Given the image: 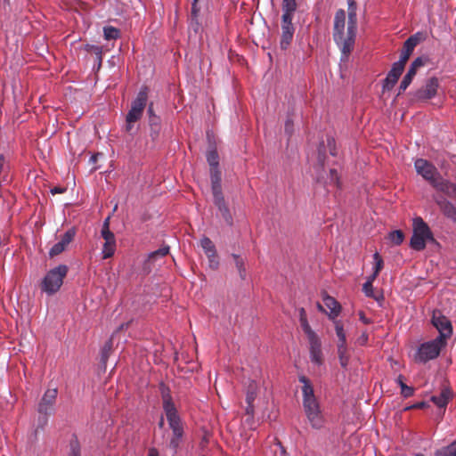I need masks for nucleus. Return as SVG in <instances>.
I'll use <instances>...</instances> for the list:
<instances>
[{"label": "nucleus", "mask_w": 456, "mask_h": 456, "mask_svg": "<svg viewBox=\"0 0 456 456\" xmlns=\"http://www.w3.org/2000/svg\"><path fill=\"white\" fill-rule=\"evenodd\" d=\"M346 14L343 9H338L334 15L332 37L341 53L340 64L349 61L357 35V25L347 22Z\"/></svg>", "instance_id": "obj_1"}, {"label": "nucleus", "mask_w": 456, "mask_h": 456, "mask_svg": "<svg viewBox=\"0 0 456 456\" xmlns=\"http://www.w3.org/2000/svg\"><path fill=\"white\" fill-rule=\"evenodd\" d=\"M298 381L303 384V408L306 419L313 428L321 429L324 427L325 419L314 395V387L311 381L304 375L298 377Z\"/></svg>", "instance_id": "obj_2"}, {"label": "nucleus", "mask_w": 456, "mask_h": 456, "mask_svg": "<svg viewBox=\"0 0 456 456\" xmlns=\"http://www.w3.org/2000/svg\"><path fill=\"white\" fill-rule=\"evenodd\" d=\"M414 168L419 175L428 181L436 190L447 192L453 184L444 180L436 166L425 159H417L414 161Z\"/></svg>", "instance_id": "obj_3"}, {"label": "nucleus", "mask_w": 456, "mask_h": 456, "mask_svg": "<svg viewBox=\"0 0 456 456\" xmlns=\"http://www.w3.org/2000/svg\"><path fill=\"white\" fill-rule=\"evenodd\" d=\"M435 243L436 239L428 224L420 216L412 219V235L410 240V247L415 251H422L427 243Z\"/></svg>", "instance_id": "obj_4"}, {"label": "nucleus", "mask_w": 456, "mask_h": 456, "mask_svg": "<svg viewBox=\"0 0 456 456\" xmlns=\"http://www.w3.org/2000/svg\"><path fill=\"white\" fill-rule=\"evenodd\" d=\"M68 266L59 265L51 269L45 276L42 283V290L48 295L57 292L63 283V279L67 275Z\"/></svg>", "instance_id": "obj_5"}, {"label": "nucleus", "mask_w": 456, "mask_h": 456, "mask_svg": "<svg viewBox=\"0 0 456 456\" xmlns=\"http://www.w3.org/2000/svg\"><path fill=\"white\" fill-rule=\"evenodd\" d=\"M445 346V343L438 341L436 338L421 343L414 354V360L419 363H426L434 360Z\"/></svg>", "instance_id": "obj_6"}, {"label": "nucleus", "mask_w": 456, "mask_h": 456, "mask_svg": "<svg viewBox=\"0 0 456 456\" xmlns=\"http://www.w3.org/2000/svg\"><path fill=\"white\" fill-rule=\"evenodd\" d=\"M148 92L149 88L146 86H141L135 98L132 101L131 108L126 114L129 122H136L142 117L143 110L148 103Z\"/></svg>", "instance_id": "obj_7"}, {"label": "nucleus", "mask_w": 456, "mask_h": 456, "mask_svg": "<svg viewBox=\"0 0 456 456\" xmlns=\"http://www.w3.org/2000/svg\"><path fill=\"white\" fill-rule=\"evenodd\" d=\"M431 322L439 333L436 338L446 345L447 339L452 335L451 321L439 310H435L432 314Z\"/></svg>", "instance_id": "obj_8"}, {"label": "nucleus", "mask_w": 456, "mask_h": 456, "mask_svg": "<svg viewBox=\"0 0 456 456\" xmlns=\"http://www.w3.org/2000/svg\"><path fill=\"white\" fill-rule=\"evenodd\" d=\"M167 420L173 433V436L169 442V448L172 450L173 454H176L183 436V427L182 424V419L181 417L179 416L167 419Z\"/></svg>", "instance_id": "obj_9"}, {"label": "nucleus", "mask_w": 456, "mask_h": 456, "mask_svg": "<svg viewBox=\"0 0 456 456\" xmlns=\"http://www.w3.org/2000/svg\"><path fill=\"white\" fill-rule=\"evenodd\" d=\"M57 395V388H48L38 403L37 412L41 415L53 414L54 412Z\"/></svg>", "instance_id": "obj_10"}, {"label": "nucleus", "mask_w": 456, "mask_h": 456, "mask_svg": "<svg viewBox=\"0 0 456 456\" xmlns=\"http://www.w3.org/2000/svg\"><path fill=\"white\" fill-rule=\"evenodd\" d=\"M159 390L162 398V407L166 418L169 419L174 417H179L180 415L173 401L169 387L166 386L163 382H161L159 385Z\"/></svg>", "instance_id": "obj_11"}, {"label": "nucleus", "mask_w": 456, "mask_h": 456, "mask_svg": "<svg viewBox=\"0 0 456 456\" xmlns=\"http://www.w3.org/2000/svg\"><path fill=\"white\" fill-rule=\"evenodd\" d=\"M159 390L162 398V407L166 418L169 419L174 417H179L180 415L173 401L169 387L166 386L163 382H161L159 385Z\"/></svg>", "instance_id": "obj_12"}, {"label": "nucleus", "mask_w": 456, "mask_h": 456, "mask_svg": "<svg viewBox=\"0 0 456 456\" xmlns=\"http://www.w3.org/2000/svg\"><path fill=\"white\" fill-rule=\"evenodd\" d=\"M293 18H288L286 16H281V35L280 45L282 50L288 49L289 45L291 44L295 33V27L292 23Z\"/></svg>", "instance_id": "obj_13"}, {"label": "nucleus", "mask_w": 456, "mask_h": 456, "mask_svg": "<svg viewBox=\"0 0 456 456\" xmlns=\"http://www.w3.org/2000/svg\"><path fill=\"white\" fill-rule=\"evenodd\" d=\"M422 35L420 32H417L408 37L403 43V46L401 52L399 60L396 61L398 65L405 66L406 61L412 53L416 45L420 42Z\"/></svg>", "instance_id": "obj_14"}, {"label": "nucleus", "mask_w": 456, "mask_h": 456, "mask_svg": "<svg viewBox=\"0 0 456 456\" xmlns=\"http://www.w3.org/2000/svg\"><path fill=\"white\" fill-rule=\"evenodd\" d=\"M439 80L436 77L428 78L424 86L415 93V97L419 100H430L437 94Z\"/></svg>", "instance_id": "obj_15"}, {"label": "nucleus", "mask_w": 456, "mask_h": 456, "mask_svg": "<svg viewBox=\"0 0 456 456\" xmlns=\"http://www.w3.org/2000/svg\"><path fill=\"white\" fill-rule=\"evenodd\" d=\"M322 301L330 312H326L320 303L317 304L318 310L327 314L330 320H338L337 317L341 312L340 304L333 297L328 294L323 295Z\"/></svg>", "instance_id": "obj_16"}, {"label": "nucleus", "mask_w": 456, "mask_h": 456, "mask_svg": "<svg viewBox=\"0 0 456 456\" xmlns=\"http://www.w3.org/2000/svg\"><path fill=\"white\" fill-rule=\"evenodd\" d=\"M308 343L310 362L314 366H322L323 364V354L320 337L308 340Z\"/></svg>", "instance_id": "obj_17"}, {"label": "nucleus", "mask_w": 456, "mask_h": 456, "mask_svg": "<svg viewBox=\"0 0 456 456\" xmlns=\"http://www.w3.org/2000/svg\"><path fill=\"white\" fill-rule=\"evenodd\" d=\"M403 69L404 67L398 65L397 62H394L392 64L391 69L388 71L386 78L382 81L383 92L389 91L395 86L399 77H401Z\"/></svg>", "instance_id": "obj_18"}, {"label": "nucleus", "mask_w": 456, "mask_h": 456, "mask_svg": "<svg viewBox=\"0 0 456 456\" xmlns=\"http://www.w3.org/2000/svg\"><path fill=\"white\" fill-rule=\"evenodd\" d=\"M76 235V229L74 227L69 228L65 232L61 240L56 242L49 250L51 256H57L63 252L67 246L73 240Z\"/></svg>", "instance_id": "obj_19"}, {"label": "nucleus", "mask_w": 456, "mask_h": 456, "mask_svg": "<svg viewBox=\"0 0 456 456\" xmlns=\"http://www.w3.org/2000/svg\"><path fill=\"white\" fill-rule=\"evenodd\" d=\"M101 235L104 240L102 246V258L111 257L116 250V238L112 232H101Z\"/></svg>", "instance_id": "obj_20"}, {"label": "nucleus", "mask_w": 456, "mask_h": 456, "mask_svg": "<svg viewBox=\"0 0 456 456\" xmlns=\"http://www.w3.org/2000/svg\"><path fill=\"white\" fill-rule=\"evenodd\" d=\"M169 250H170L169 246L163 245L159 249L150 252L147 255L146 260L144 261L143 268L145 270L151 271V265H153L159 258H162V257L166 256L169 253Z\"/></svg>", "instance_id": "obj_21"}, {"label": "nucleus", "mask_w": 456, "mask_h": 456, "mask_svg": "<svg viewBox=\"0 0 456 456\" xmlns=\"http://www.w3.org/2000/svg\"><path fill=\"white\" fill-rule=\"evenodd\" d=\"M210 180L213 197L223 195L222 173L219 167L210 168Z\"/></svg>", "instance_id": "obj_22"}, {"label": "nucleus", "mask_w": 456, "mask_h": 456, "mask_svg": "<svg viewBox=\"0 0 456 456\" xmlns=\"http://www.w3.org/2000/svg\"><path fill=\"white\" fill-rule=\"evenodd\" d=\"M213 200H214V204L220 211L222 217L224 218L225 223L229 226H232V223H233V219H232V214H231L228 207L226 206L224 195L213 197Z\"/></svg>", "instance_id": "obj_23"}, {"label": "nucleus", "mask_w": 456, "mask_h": 456, "mask_svg": "<svg viewBox=\"0 0 456 456\" xmlns=\"http://www.w3.org/2000/svg\"><path fill=\"white\" fill-rule=\"evenodd\" d=\"M436 202L446 217L456 222V207L451 201L440 197L436 200Z\"/></svg>", "instance_id": "obj_24"}, {"label": "nucleus", "mask_w": 456, "mask_h": 456, "mask_svg": "<svg viewBox=\"0 0 456 456\" xmlns=\"http://www.w3.org/2000/svg\"><path fill=\"white\" fill-rule=\"evenodd\" d=\"M427 58H424L422 56L417 57L410 65L407 73L403 77V80L409 83V85L411 84L414 77L417 74V69L420 67H423L426 63Z\"/></svg>", "instance_id": "obj_25"}, {"label": "nucleus", "mask_w": 456, "mask_h": 456, "mask_svg": "<svg viewBox=\"0 0 456 456\" xmlns=\"http://www.w3.org/2000/svg\"><path fill=\"white\" fill-rule=\"evenodd\" d=\"M200 8L196 4H191V17L189 20V29L198 34L201 30V24L199 21Z\"/></svg>", "instance_id": "obj_26"}, {"label": "nucleus", "mask_w": 456, "mask_h": 456, "mask_svg": "<svg viewBox=\"0 0 456 456\" xmlns=\"http://www.w3.org/2000/svg\"><path fill=\"white\" fill-rule=\"evenodd\" d=\"M334 326H335V332L337 335V338L338 339L337 347L338 346H347L346 344V335L344 329V325L340 320H334L333 321Z\"/></svg>", "instance_id": "obj_27"}, {"label": "nucleus", "mask_w": 456, "mask_h": 456, "mask_svg": "<svg viewBox=\"0 0 456 456\" xmlns=\"http://www.w3.org/2000/svg\"><path fill=\"white\" fill-rule=\"evenodd\" d=\"M297 1L296 0H282L281 10L282 15L288 18H293L294 13L297 10Z\"/></svg>", "instance_id": "obj_28"}, {"label": "nucleus", "mask_w": 456, "mask_h": 456, "mask_svg": "<svg viewBox=\"0 0 456 456\" xmlns=\"http://www.w3.org/2000/svg\"><path fill=\"white\" fill-rule=\"evenodd\" d=\"M150 136L153 141L157 140L160 132V118H151L149 120Z\"/></svg>", "instance_id": "obj_29"}, {"label": "nucleus", "mask_w": 456, "mask_h": 456, "mask_svg": "<svg viewBox=\"0 0 456 456\" xmlns=\"http://www.w3.org/2000/svg\"><path fill=\"white\" fill-rule=\"evenodd\" d=\"M347 22L357 25V4L354 0H347Z\"/></svg>", "instance_id": "obj_30"}, {"label": "nucleus", "mask_w": 456, "mask_h": 456, "mask_svg": "<svg viewBox=\"0 0 456 456\" xmlns=\"http://www.w3.org/2000/svg\"><path fill=\"white\" fill-rule=\"evenodd\" d=\"M200 245L207 256H213L216 253V247L209 238L203 237L200 240Z\"/></svg>", "instance_id": "obj_31"}, {"label": "nucleus", "mask_w": 456, "mask_h": 456, "mask_svg": "<svg viewBox=\"0 0 456 456\" xmlns=\"http://www.w3.org/2000/svg\"><path fill=\"white\" fill-rule=\"evenodd\" d=\"M206 157L210 168L219 167V155L216 149L209 150Z\"/></svg>", "instance_id": "obj_32"}, {"label": "nucleus", "mask_w": 456, "mask_h": 456, "mask_svg": "<svg viewBox=\"0 0 456 456\" xmlns=\"http://www.w3.org/2000/svg\"><path fill=\"white\" fill-rule=\"evenodd\" d=\"M120 31L113 26H105L103 28V37L106 40H113L118 38Z\"/></svg>", "instance_id": "obj_33"}, {"label": "nucleus", "mask_w": 456, "mask_h": 456, "mask_svg": "<svg viewBox=\"0 0 456 456\" xmlns=\"http://www.w3.org/2000/svg\"><path fill=\"white\" fill-rule=\"evenodd\" d=\"M300 322V326L302 328V330L305 334L307 340L316 338L319 336L317 333L311 328L307 319H303Z\"/></svg>", "instance_id": "obj_34"}, {"label": "nucleus", "mask_w": 456, "mask_h": 456, "mask_svg": "<svg viewBox=\"0 0 456 456\" xmlns=\"http://www.w3.org/2000/svg\"><path fill=\"white\" fill-rule=\"evenodd\" d=\"M232 256L234 258L235 265H236V268H237V270L239 272L240 277L242 280H245L246 276H247V273H246L244 259L241 258L239 255H236V254H232Z\"/></svg>", "instance_id": "obj_35"}, {"label": "nucleus", "mask_w": 456, "mask_h": 456, "mask_svg": "<svg viewBox=\"0 0 456 456\" xmlns=\"http://www.w3.org/2000/svg\"><path fill=\"white\" fill-rule=\"evenodd\" d=\"M347 346H338V355L339 363L342 368L346 369L348 362H349V357L347 355Z\"/></svg>", "instance_id": "obj_36"}, {"label": "nucleus", "mask_w": 456, "mask_h": 456, "mask_svg": "<svg viewBox=\"0 0 456 456\" xmlns=\"http://www.w3.org/2000/svg\"><path fill=\"white\" fill-rule=\"evenodd\" d=\"M68 456H81V447L77 438L70 441Z\"/></svg>", "instance_id": "obj_37"}, {"label": "nucleus", "mask_w": 456, "mask_h": 456, "mask_svg": "<svg viewBox=\"0 0 456 456\" xmlns=\"http://www.w3.org/2000/svg\"><path fill=\"white\" fill-rule=\"evenodd\" d=\"M390 240L395 245H401L404 240V234L401 230H395L389 233Z\"/></svg>", "instance_id": "obj_38"}, {"label": "nucleus", "mask_w": 456, "mask_h": 456, "mask_svg": "<svg viewBox=\"0 0 456 456\" xmlns=\"http://www.w3.org/2000/svg\"><path fill=\"white\" fill-rule=\"evenodd\" d=\"M112 342L111 340L107 341L101 349V361L103 364L106 363L107 359L111 351Z\"/></svg>", "instance_id": "obj_39"}, {"label": "nucleus", "mask_w": 456, "mask_h": 456, "mask_svg": "<svg viewBox=\"0 0 456 456\" xmlns=\"http://www.w3.org/2000/svg\"><path fill=\"white\" fill-rule=\"evenodd\" d=\"M362 291L367 297L373 298L379 302V299L374 293L373 284H370V281H365L363 283Z\"/></svg>", "instance_id": "obj_40"}, {"label": "nucleus", "mask_w": 456, "mask_h": 456, "mask_svg": "<svg viewBox=\"0 0 456 456\" xmlns=\"http://www.w3.org/2000/svg\"><path fill=\"white\" fill-rule=\"evenodd\" d=\"M325 151H326V148H325L324 142L322 141L320 142V144L318 146V158H317L318 164L322 168L324 167V163H325V159H326Z\"/></svg>", "instance_id": "obj_41"}, {"label": "nucleus", "mask_w": 456, "mask_h": 456, "mask_svg": "<svg viewBox=\"0 0 456 456\" xmlns=\"http://www.w3.org/2000/svg\"><path fill=\"white\" fill-rule=\"evenodd\" d=\"M439 454L441 456H456V440L444 447Z\"/></svg>", "instance_id": "obj_42"}, {"label": "nucleus", "mask_w": 456, "mask_h": 456, "mask_svg": "<svg viewBox=\"0 0 456 456\" xmlns=\"http://www.w3.org/2000/svg\"><path fill=\"white\" fill-rule=\"evenodd\" d=\"M373 260H374L373 273H376L379 274V272L381 271V269L383 268V265H384L383 259L381 258V256H379V254L378 252H375L373 254Z\"/></svg>", "instance_id": "obj_43"}, {"label": "nucleus", "mask_w": 456, "mask_h": 456, "mask_svg": "<svg viewBox=\"0 0 456 456\" xmlns=\"http://www.w3.org/2000/svg\"><path fill=\"white\" fill-rule=\"evenodd\" d=\"M94 55H95V61H94V69H96L98 70L101 69L102 63V47L94 48Z\"/></svg>", "instance_id": "obj_44"}, {"label": "nucleus", "mask_w": 456, "mask_h": 456, "mask_svg": "<svg viewBox=\"0 0 456 456\" xmlns=\"http://www.w3.org/2000/svg\"><path fill=\"white\" fill-rule=\"evenodd\" d=\"M413 394H414V388L412 387H409L406 384H402L401 395L403 398L411 397L413 395Z\"/></svg>", "instance_id": "obj_45"}, {"label": "nucleus", "mask_w": 456, "mask_h": 456, "mask_svg": "<svg viewBox=\"0 0 456 456\" xmlns=\"http://www.w3.org/2000/svg\"><path fill=\"white\" fill-rule=\"evenodd\" d=\"M431 401L439 408H444L448 403L440 395H433Z\"/></svg>", "instance_id": "obj_46"}, {"label": "nucleus", "mask_w": 456, "mask_h": 456, "mask_svg": "<svg viewBox=\"0 0 456 456\" xmlns=\"http://www.w3.org/2000/svg\"><path fill=\"white\" fill-rule=\"evenodd\" d=\"M330 183L339 186V176L338 171L334 168L330 169Z\"/></svg>", "instance_id": "obj_47"}, {"label": "nucleus", "mask_w": 456, "mask_h": 456, "mask_svg": "<svg viewBox=\"0 0 456 456\" xmlns=\"http://www.w3.org/2000/svg\"><path fill=\"white\" fill-rule=\"evenodd\" d=\"M48 416L49 415H41L39 414V417L37 419V429H44L45 427L47 425L48 423Z\"/></svg>", "instance_id": "obj_48"}, {"label": "nucleus", "mask_w": 456, "mask_h": 456, "mask_svg": "<svg viewBox=\"0 0 456 456\" xmlns=\"http://www.w3.org/2000/svg\"><path fill=\"white\" fill-rule=\"evenodd\" d=\"M285 133L289 136L293 133V122L290 118H288L285 122Z\"/></svg>", "instance_id": "obj_49"}, {"label": "nucleus", "mask_w": 456, "mask_h": 456, "mask_svg": "<svg viewBox=\"0 0 456 456\" xmlns=\"http://www.w3.org/2000/svg\"><path fill=\"white\" fill-rule=\"evenodd\" d=\"M208 262H209V266L213 269H216L219 265V262L216 258V253L214 254L213 256H208Z\"/></svg>", "instance_id": "obj_50"}, {"label": "nucleus", "mask_w": 456, "mask_h": 456, "mask_svg": "<svg viewBox=\"0 0 456 456\" xmlns=\"http://www.w3.org/2000/svg\"><path fill=\"white\" fill-rule=\"evenodd\" d=\"M256 396V393L254 390H248L246 395V402L247 403H254Z\"/></svg>", "instance_id": "obj_51"}, {"label": "nucleus", "mask_w": 456, "mask_h": 456, "mask_svg": "<svg viewBox=\"0 0 456 456\" xmlns=\"http://www.w3.org/2000/svg\"><path fill=\"white\" fill-rule=\"evenodd\" d=\"M146 107H147V113H148V116H149V120H151V118H159V116H157L154 113L153 102H150L149 104L147 103Z\"/></svg>", "instance_id": "obj_52"}, {"label": "nucleus", "mask_w": 456, "mask_h": 456, "mask_svg": "<svg viewBox=\"0 0 456 456\" xmlns=\"http://www.w3.org/2000/svg\"><path fill=\"white\" fill-rule=\"evenodd\" d=\"M440 395L448 403L452 397V392L449 388H444L441 391Z\"/></svg>", "instance_id": "obj_53"}, {"label": "nucleus", "mask_w": 456, "mask_h": 456, "mask_svg": "<svg viewBox=\"0 0 456 456\" xmlns=\"http://www.w3.org/2000/svg\"><path fill=\"white\" fill-rule=\"evenodd\" d=\"M409 86L410 85L408 82L402 79L399 88H398V95L401 94L403 92H404L408 88Z\"/></svg>", "instance_id": "obj_54"}, {"label": "nucleus", "mask_w": 456, "mask_h": 456, "mask_svg": "<svg viewBox=\"0 0 456 456\" xmlns=\"http://www.w3.org/2000/svg\"><path fill=\"white\" fill-rule=\"evenodd\" d=\"M134 123H135V122H129V121L127 120V117H126V126H125V130H126V132L132 134V133H133L134 124Z\"/></svg>", "instance_id": "obj_55"}, {"label": "nucleus", "mask_w": 456, "mask_h": 456, "mask_svg": "<svg viewBox=\"0 0 456 456\" xmlns=\"http://www.w3.org/2000/svg\"><path fill=\"white\" fill-rule=\"evenodd\" d=\"M247 407L245 409V411H246V414L250 416V417H253L254 416V404L253 403H247Z\"/></svg>", "instance_id": "obj_56"}, {"label": "nucleus", "mask_w": 456, "mask_h": 456, "mask_svg": "<svg viewBox=\"0 0 456 456\" xmlns=\"http://www.w3.org/2000/svg\"><path fill=\"white\" fill-rule=\"evenodd\" d=\"M110 217L108 216L104 221H103V224H102V231L101 232H111L110 230Z\"/></svg>", "instance_id": "obj_57"}, {"label": "nucleus", "mask_w": 456, "mask_h": 456, "mask_svg": "<svg viewBox=\"0 0 456 456\" xmlns=\"http://www.w3.org/2000/svg\"><path fill=\"white\" fill-rule=\"evenodd\" d=\"M359 319L364 324L371 323V320L370 318H367L362 312L359 313Z\"/></svg>", "instance_id": "obj_58"}, {"label": "nucleus", "mask_w": 456, "mask_h": 456, "mask_svg": "<svg viewBox=\"0 0 456 456\" xmlns=\"http://www.w3.org/2000/svg\"><path fill=\"white\" fill-rule=\"evenodd\" d=\"M65 191H66V189L62 188V187H53L51 189L50 191L53 195H54V194L63 193Z\"/></svg>", "instance_id": "obj_59"}, {"label": "nucleus", "mask_w": 456, "mask_h": 456, "mask_svg": "<svg viewBox=\"0 0 456 456\" xmlns=\"http://www.w3.org/2000/svg\"><path fill=\"white\" fill-rule=\"evenodd\" d=\"M427 406V403L425 402H419V403H417L411 406H409L407 407L405 410H409V409H412V408H418V409H421V408H424Z\"/></svg>", "instance_id": "obj_60"}, {"label": "nucleus", "mask_w": 456, "mask_h": 456, "mask_svg": "<svg viewBox=\"0 0 456 456\" xmlns=\"http://www.w3.org/2000/svg\"><path fill=\"white\" fill-rule=\"evenodd\" d=\"M147 456H159V452L155 447H151L148 450Z\"/></svg>", "instance_id": "obj_61"}, {"label": "nucleus", "mask_w": 456, "mask_h": 456, "mask_svg": "<svg viewBox=\"0 0 456 456\" xmlns=\"http://www.w3.org/2000/svg\"><path fill=\"white\" fill-rule=\"evenodd\" d=\"M5 157L4 154H0V175L2 174V172L4 171V167H5Z\"/></svg>", "instance_id": "obj_62"}, {"label": "nucleus", "mask_w": 456, "mask_h": 456, "mask_svg": "<svg viewBox=\"0 0 456 456\" xmlns=\"http://www.w3.org/2000/svg\"><path fill=\"white\" fill-rule=\"evenodd\" d=\"M335 144H336L335 139L333 137L328 136L327 137V145H328L329 149L336 146Z\"/></svg>", "instance_id": "obj_63"}, {"label": "nucleus", "mask_w": 456, "mask_h": 456, "mask_svg": "<svg viewBox=\"0 0 456 456\" xmlns=\"http://www.w3.org/2000/svg\"><path fill=\"white\" fill-rule=\"evenodd\" d=\"M95 47H100V46L99 45H95L86 44L85 45V50H86L87 52H93L94 53V48Z\"/></svg>", "instance_id": "obj_64"}]
</instances>
